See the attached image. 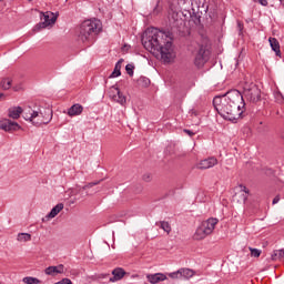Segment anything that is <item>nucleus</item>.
I'll return each mask as SVG.
<instances>
[{
    "mask_svg": "<svg viewBox=\"0 0 284 284\" xmlns=\"http://www.w3.org/2000/svg\"><path fill=\"white\" fill-rule=\"evenodd\" d=\"M168 33L158 28H148L142 36V45L153 54H161L164 63L172 61V41Z\"/></svg>",
    "mask_w": 284,
    "mask_h": 284,
    "instance_id": "obj_1",
    "label": "nucleus"
},
{
    "mask_svg": "<svg viewBox=\"0 0 284 284\" xmlns=\"http://www.w3.org/2000/svg\"><path fill=\"white\" fill-rule=\"evenodd\" d=\"M239 98H235L234 95L230 98V100H222L221 95H217L213 99V106L215 108L217 114L222 116V119H225V121H239L241 116H243V111L232 109L231 103H237Z\"/></svg>",
    "mask_w": 284,
    "mask_h": 284,
    "instance_id": "obj_2",
    "label": "nucleus"
},
{
    "mask_svg": "<svg viewBox=\"0 0 284 284\" xmlns=\"http://www.w3.org/2000/svg\"><path fill=\"white\" fill-rule=\"evenodd\" d=\"M101 20H85L80 26L79 39L80 41H92L99 32H101Z\"/></svg>",
    "mask_w": 284,
    "mask_h": 284,
    "instance_id": "obj_3",
    "label": "nucleus"
},
{
    "mask_svg": "<svg viewBox=\"0 0 284 284\" xmlns=\"http://www.w3.org/2000/svg\"><path fill=\"white\" fill-rule=\"evenodd\" d=\"M216 225H219V219L210 217L206 221H203L201 225L196 229L193 239L195 241H203L206 236H210L214 232Z\"/></svg>",
    "mask_w": 284,
    "mask_h": 284,
    "instance_id": "obj_4",
    "label": "nucleus"
},
{
    "mask_svg": "<svg viewBox=\"0 0 284 284\" xmlns=\"http://www.w3.org/2000/svg\"><path fill=\"white\" fill-rule=\"evenodd\" d=\"M182 16L183 13H181L179 9H172V6L170 4L169 23L172 30L181 32L183 28H185V19H182Z\"/></svg>",
    "mask_w": 284,
    "mask_h": 284,
    "instance_id": "obj_5",
    "label": "nucleus"
},
{
    "mask_svg": "<svg viewBox=\"0 0 284 284\" xmlns=\"http://www.w3.org/2000/svg\"><path fill=\"white\" fill-rule=\"evenodd\" d=\"M170 6L172 10H179L183 17H187L196 8V2L194 3L192 0H171Z\"/></svg>",
    "mask_w": 284,
    "mask_h": 284,
    "instance_id": "obj_6",
    "label": "nucleus"
},
{
    "mask_svg": "<svg viewBox=\"0 0 284 284\" xmlns=\"http://www.w3.org/2000/svg\"><path fill=\"white\" fill-rule=\"evenodd\" d=\"M244 97L250 103H258L261 101V89L254 82H245Z\"/></svg>",
    "mask_w": 284,
    "mask_h": 284,
    "instance_id": "obj_7",
    "label": "nucleus"
},
{
    "mask_svg": "<svg viewBox=\"0 0 284 284\" xmlns=\"http://www.w3.org/2000/svg\"><path fill=\"white\" fill-rule=\"evenodd\" d=\"M231 97H235V99H239L237 102H231V109L239 110V112H245V100L243 99V94L239 92V90H232L229 91L225 95H222L221 99L222 101H227L230 100Z\"/></svg>",
    "mask_w": 284,
    "mask_h": 284,
    "instance_id": "obj_8",
    "label": "nucleus"
},
{
    "mask_svg": "<svg viewBox=\"0 0 284 284\" xmlns=\"http://www.w3.org/2000/svg\"><path fill=\"white\" fill-rule=\"evenodd\" d=\"M206 61H210V50H207V47L202 44L195 52L193 63L195 68L201 69L203 65H205Z\"/></svg>",
    "mask_w": 284,
    "mask_h": 284,
    "instance_id": "obj_9",
    "label": "nucleus"
},
{
    "mask_svg": "<svg viewBox=\"0 0 284 284\" xmlns=\"http://www.w3.org/2000/svg\"><path fill=\"white\" fill-rule=\"evenodd\" d=\"M37 116H42V119H38L34 122V125H48V123H50V121H52V111L51 109H43V111H38Z\"/></svg>",
    "mask_w": 284,
    "mask_h": 284,
    "instance_id": "obj_10",
    "label": "nucleus"
},
{
    "mask_svg": "<svg viewBox=\"0 0 284 284\" xmlns=\"http://www.w3.org/2000/svg\"><path fill=\"white\" fill-rule=\"evenodd\" d=\"M0 130H4V132H17V130H21V125L14 121L4 119L0 120Z\"/></svg>",
    "mask_w": 284,
    "mask_h": 284,
    "instance_id": "obj_11",
    "label": "nucleus"
},
{
    "mask_svg": "<svg viewBox=\"0 0 284 284\" xmlns=\"http://www.w3.org/2000/svg\"><path fill=\"white\" fill-rule=\"evenodd\" d=\"M199 12L203 14V11H201V4L195 2V8L191 11V13H189V17H191L194 26L197 28H203V24L201 23V14H199Z\"/></svg>",
    "mask_w": 284,
    "mask_h": 284,
    "instance_id": "obj_12",
    "label": "nucleus"
},
{
    "mask_svg": "<svg viewBox=\"0 0 284 284\" xmlns=\"http://www.w3.org/2000/svg\"><path fill=\"white\" fill-rule=\"evenodd\" d=\"M110 98L113 99L116 103H120V105H124L126 103L125 95L121 93L119 87L113 85L111 88Z\"/></svg>",
    "mask_w": 284,
    "mask_h": 284,
    "instance_id": "obj_13",
    "label": "nucleus"
},
{
    "mask_svg": "<svg viewBox=\"0 0 284 284\" xmlns=\"http://www.w3.org/2000/svg\"><path fill=\"white\" fill-rule=\"evenodd\" d=\"M217 163H219V160L214 156H211L200 161V163L197 164V169L210 170V168H214V165H217Z\"/></svg>",
    "mask_w": 284,
    "mask_h": 284,
    "instance_id": "obj_14",
    "label": "nucleus"
},
{
    "mask_svg": "<svg viewBox=\"0 0 284 284\" xmlns=\"http://www.w3.org/2000/svg\"><path fill=\"white\" fill-rule=\"evenodd\" d=\"M146 280L151 284L161 283L163 281H168V275L163 273H154V274H148Z\"/></svg>",
    "mask_w": 284,
    "mask_h": 284,
    "instance_id": "obj_15",
    "label": "nucleus"
},
{
    "mask_svg": "<svg viewBox=\"0 0 284 284\" xmlns=\"http://www.w3.org/2000/svg\"><path fill=\"white\" fill-rule=\"evenodd\" d=\"M128 272L121 267H116L112 271V277L109 278L110 283H116V281H121Z\"/></svg>",
    "mask_w": 284,
    "mask_h": 284,
    "instance_id": "obj_16",
    "label": "nucleus"
},
{
    "mask_svg": "<svg viewBox=\"0 0 284 284\" xmlns=\"http://www.w3.org/2000/svg\"><path fill=\"white\" fill-rule=\"evenodd\" d=\"M44 274H47V276H57V274H63V264L47 267L44 270Z\"/></svg>",
    "mask_w": 284,
    "mask_h": 284,
    "instance_id": "obj_17",
    "label": "nucleus"
},
{
    "mask_svg": "<svg viewBox=\"0 0 284 284\" xmlns=\"http://www.w3.org/2000/svg\"><path fill=\"white\" fill-rule=\"evenodd\" d=\"M41 21L48 26H54L57 23V16L52 12H45L41 17Z\"/></svg>",
    "mask_w": 284,
    "mask_h": 284,
    "instance_id": "obj_18",
    "label": "nucleus"
},
{
    "mask_svg": "<svg viewBox=\"0 0 284 284\" xmlns=\"http://www.w3.org/2000/svg\"><path fill=\"white\" fill-rule=\"evenodd\" d=\"M83 113V105L77 103L73 104L71 108L68 110L69 116H79L80 114Z\"/></svg>",
    "mask_w": 284,
    "mask_h": 284,
    "instance_id": "obj_19",
    "label": "nucleus"
},
{
    "mask_svg": "<svg viewBox=\"0 0 284 284\" xmlns=\"http://www.w3.org/2000/svg\"><path fill=\"white\" fill-rule=\"evenodd\" d=\"M268 42L273 52H275L276 57H281V43L278 42V39L268 38Z\"/></svg>",
    "mask_w": 284,
    "mask_h": 284,
    "instance_id": "obj_20",
    "label": "nucleus"
},
{
    "mask_svg": "<svg viewBox=\"0 0 284 284\" xmlns=\"http://www.w3.org/2000/svg\"><path fill=\"white\" fill-rule=\"evenodd\" d=\"M23 114V109L21 106H13L8 110V116L10 119H19Z\"/></svg>",
    "mask_w": 284,
    "mask_h": 284,
    "instance_id": "obj_21",
    "label": "nucleus"
},
{
    "mask_svg": "<svg viewBox=\"0 0 284 284\" xmlns=\"http://www.w3.org/2000/svg\"><path fill=\"white\" fill-rule=\"evenodd\" d=\"M37 116H40L39 111H32V112L29 111V112L23 113V119L26 121H30L31 123H33V125H34V123H37V121H34V119H37Z\"/></svg>",
    "mask_w": 284,
    "mask_h": 284,
    "instance_id": "obj_22",
    "label": "nucleus"
},
{
    "mask_svg": "<svg viewBox=\"0 0 284 284\" xmlns=\"http://www.w3.org/2000/svg\"><path fill=\"white\" fill-rule=\"evenodd\" d=\"M64 205L63 203H59L57 204L51 211L50 213L47 215V219H54V216H57L59 214V212H61L63 210Z\"/></svg>",
    "mask_w": 284,
    "mask_h": 284,
    "instance_id": "obj_23",
    "label": "nucleus"
},
{
    "mask_svg": "<svg viewBox=\"0 0 284 284\" xmlns=\"http://www.w3.org/2000/svg\"><path fill=\"white\" fill-rule=\"evenodd\" d=\"M272 261H284V248L275 250L271 255Z\"/></svg>",
    "mask_w": 284,
    "mask_h": 284,
    "instance_id": "obj_24",
    "label": "nucleus"
},
{
    "mask_svg": "<svg viewBox=\"0 0 284 284\" xmlns=\"http://www.w3.org/2000/svg\"><path fill=\"white\" fill-rule=\"evenodd\" d=\"M180 276L181 278H192L194 276V271L191 268H180Z\"/></svg>",
    "mask_w": 284,
    "mask_h": 284,
    "instance_id": "obj_25",
    "label": "nucleus"
},
{
    "mask_svg": "<svg viewBox=\"0 0 284 284\" xmlns=\"http://www.w3.org/2000/svg\"><path fill=\"white\" fill-rule=\"evenodd\" d=\"M17 241L20 243H28V241H32V235L29 233H19Z\"/></svg>",
    "mask_w": 284,
    "mask_h": 284,
    "instance_id": "obj_26",
    "label": "nucleus"
},
{
    "mask_svg": "<svg viewBox=\"0 0 284 284\" xmlns=\"http://www.w3.org/2000/svg\"><path fill=\"white\" fill-rule=\"evenodd\" d=\"M0 88H2V90H10V88H12V80H10V78L2 79Z\"/></svg>",
    "mask_w": 284,
    "mask_h": 284,
    "instance_id": "obj_27",
    "label": "nucleus"
},
{
    "mask_svg": "<svg viewBox=\"0 0 284 284\" xmlns=\"http://www.w3.org/2000/svg\"><path fill=\"white\" fill-rule=\"evenodd\" d=\"M156 225H159L161 227V230H163L164 232H166V234H170L172 232V226L170 225V222H158Z\"/></svg>",
    "mask_w": 284,
    "mask_h": 284,
    "instance_id": "obj_28",
    "label": "nucleus"
},
{
    "mask_svg": "<svg viewBox=\"0 0 284 284\" xmlns=\"http://www.w3.org/2000/svg\"><path fill=\"white\" fill-rule=\"evenodd\" d=\"M138 85H140V88H149L150 87V79L145 78V77H141L138 80Z\"/></svg>",
    "mask_w": 284,
    "mask_h": 284,
    "instance_id": "obj_29",
    "label": "nucleus"
},
{
    "mask_svg": "<svg viewBox=\"0 0 284 284\" xmlns=\"http://www.w3.org/2000/svg\"><path fill=\"white\" fill-rule=\"evenodd\" d=\"M22 283H26V284H40L41 281L39 278H37V277L27 276V277H23Z\"/></svg>",
    "mask_w": 284,
    "mask_h": 284,
    "instance_id": "obj_30",
    "label": "nucleus"
},
{
    "mask_svg": "<svg viewBox=\"0 0 284 284\" xmlns=\"http://www.w3.org/2000/svg\"><path fill=\"white\" fill-rule=\"evenodd\" d=\"M115 77H121V64L115 63L114 70L110 75V79H115Z\"/></svg>",
    "mask_w": 284,
    "mask_h": 284,
    "instance_id": "obj_31",
    "label": "nucleus"
},
{
    "mask_svg": "<svg viewBox=\"0 0 284 284\" xmlns=\"http://www.w3.org/2000/svg\"><path fill=\"white\" fill-rule=\"evenodd\" d=\"M45 28H48V24H45V22H39L38 24H36V27L33 28V32H41V30H45Z\"/></svg>",
    "mask_w": 284,
    "mask_h": 284,
    "instance_id": "obj_32",
    "label": "nucleus"
},
{
    "mask_svg": "<svg viewBox=\"0 0 284 284\" xmlns=\"http://www.w3.org/2000/svg\"><path fill=\"white\" fill-rule=\"evenodd\" d=\"M125 71L129 77H134V64L129 63L125 65Z\"/></svg>",
    "mask_w": 284,
    "mask_h": 284,
    "instance_id": "obj_33",
    "label": "nucleus"
},
{
    "mask_svg": "<svg viewBox=\"0 0 284 284\" xmlns=\"http://www.w3.org/2000/svg\"><path fill=\"white\" fill-rule=\"evenodd\" d=\"M250 252H251V256H253L254 258H258V256H261V250L258 248L250 247Z\"/></svg>",
    "mask_w": 284,
    "mask_h": 284,
    "instance_id": "obj_34",
    "label": "nucleus"
},
{
    "mask_svg": "<svg viewBox=\"0 0 284 284\" xmlns=\"http://www.w3.org/2000/svg\"><path fill=\"white\" fill-rule=\"evenodd\" d=\"M99 183H101L100 181H95V182H90L87 185H84L82 187V190H90V187H94V185H99Z\"/></svg>",
    "mask_w": 284,
    "mask_h": 284,
    "instance_id": "obj_35",
    "label": "nucleus"
},
{
    "mask_svg": "<svg viewBox=\"0 0 284 284\" xmlns=\"http://www.w3.org/2000/svg\"><path fill=\"white\" fill-rule=\"evenodd\" d=\"M170 278H181V270L173 272V273H169Z\"/></svg>",
    "mask_w": 284,
    "mask_h": 284,
    "instance_id": "obj_36",
    "label": "nucleus"
},
{
    "mask_svg": "<svg viewBox=\"0 0 284 284\" xmlns=\"http://www.w3.org/2000/svg\"><path fill=\"white\" fill-rule=\"evenodd\" d=\"M143 181H145L146 183H150V181H152V174L150 173H145L143 176H142Z\"/></svg>",
    "mask_w": 284,
    "mask_h": 284,
    "instance_id": "obj_37",
    "label": "nucleus"
},
{
    "mask_svg": "<svg viewBox=\"0 0 284 284\" xmlns=\"http://www.w3.org/2000/svg\"><path fill=\"white\" fill-rule=\"evenodd\" d=\"M184 133H185V134H189V136H194V131L184 129Z\"/></svg>",
    "mask_w": 284,
    "mask_h": 284,
    "instance_id": "obj_38",
    "label": "nucleus"
},
{
    "mask_svg": "<svg viewBox=\"0 0 284 284\" xmlns=\"http://www.w3.org/2000/svg\"><path fill=\"white\" fill-rule=\"evenodd\" d=\"M240 187H241V192H245V194H250V191L247 190L246 186L240 185Z\"/></svg>",
    "mask_w": 284,
    "mask_h": 284,
    "instance_id": "obj_39",
    "label": "nucleus"
},
{
    "mask_svg": "<svg viewBox=\"0 0 284 284\" xmlns=\"http://www.w3.org/2000/svg\"><path fill=\"white\" fill-rule=\"evenodd\" d=\"M278 201H281V195H276V196L273 199V205H276V203H278Z\"/></svg>",
    "mask_w": 284,
    "mask_h": 284,
    "instance_id": "obj_40",
    "label": "nucleus"
},
{
    "mask_svg": "<svg viewBox=\"0 0 284 284\" xmlns=\"http://www.w3.org/2000/svg\"><path fill=\"white\" fill-rule=\"evenodd\" d=\"M261 6L267 7V0H257Z\"/></svg>",
    "mask_w": 284,
    "mask_h": 284,
    "instance_id": "obj_41",
    "label": "nucleus"
},
{
    "mask_svg": "<svg viewBox=\"0 0 284 284\" xmlns=\"http://www.w3.org/2000/svg\"><path fill=\"white\" fill-rule=\"evenodd\" d=\"M160 9H159V4H156V7L153 9V14H159Z\"/></svg>",
    "mask_w": 284,
    "mask_h": 284,
    "instance_id": "obj_42",
    "label": "nucleus"
},
{
    "mask_svg": "<svg viewBox=\"0 0 284 284\" xmlns=\"http://www.w3.org/2000/svg\"><path fill=\"white\" fill-rule=\"evenodd\" d=\"M108 276H110V274H102V276H100V278H108Z\"/></svg>",
    "mask_w": 284,
    "mask_h": 284,
    "instance_id": "obj_43",
    "label": "nucleus"
},
{
    "mask_svg": "<svg viewBox=\"0 0 284 284\" xmlns=\"http://www.w3.org/2000/svg\"><path fill=\"white\" fill-rule=\"evenodd\" d=\"M209 9H210V7L206 6V7L204 8V12H207Z\"/></svg>",
    "mask_w": 284,
    "mask_h": 284,
    "instance_id": "obj_44",
    "label": "nucleus"
},
{
    "mask_svg": "<svg viewBox=\"0 0 284 284\" xmlns=\"http://www.w3.org/2000/svg\"><path fill=\"white\" fill-rule=\"evenodd\" d=\"M116 63H120V65L123 63V59H120Z\"/></svg>",
    "mask_w": 284,
    "mask_h": 284,
    "instance_id": "obj_45",
    "label": "nucleus"
},
{
    "mask_svg": "<svg viewBox=\"0 0 284 284\" xmlns=\"http://www.w3.org/2000/svg\"><path fill=\"white\" fill-rule=\"evenodd\" d=\"M280 3H281L282 6H284V0H280Z\"/></svg>",
    "mask_w": 284,
    "mask_h": 284,
    "instance_id": "obj_46",
    "label": "nucleus"
},
{
    "mask_svg": "<svg viewBox=\"0 0 284 284\" xmlns=\"http://www.w3.org/2000/svg\"><path fill=\"white\" fill-rule=\"evenodd\" d=\"M237 26H239V28H240V30H241V28H242L241 22H237Z\"/></svg>",
    "mask_w": 284,
    "mask_h": 284,
    "instance_id": "obj_47",
    "label": "nucleus"
},
{
    "mask_svg": "<svg viewBox=\"0 0 284 284\" xmlns=\"http://www.w3.org/2000/svg\"><path fill=\"white\" fill-rule=\"evenodd\" d=\"M36 119H38L37 121H39V119H43V116H36Z\"/></svg>",
    "mask_w": 284,
    "mask_h": 284,
    "instance_id": "obj_48",
    "label": "nucleus"
},
{
    "mask_svg": "<svg viewBox=\"0 0 284 284\" xmlns=\"http://www.w3.org/2000/svg\"><path fill=\"white\" fill-rule=\"evenodd\" d=\"M243 200L246 201V200H247V196L245 195V196L243 197Z\"/></svg>",
    "mask_w": 284,
    "mask_h": 284,
    "instance_id": "obj_49",
    "label": "nucleus"
},
{
    "mask_svg": "<svg viewBox=\"0 0 284 284\" xmlns=\"http://www.w3.org/2000/svg\"><path fill=\"white\" fill-rule=\"evenodd\" d=\"M3 97V93H0V99Z\"/></svg>",
    "mask_w": 284,
    "mask_h": 284,
    "instance_id": "obj_50",
    "label": "nucleus"
},
{
    "mask_svg": "<svg viewBox=\"0 0 284 284\" xmlns=\"http://www.w3.org/2000/svg\"><path fill=\"white\" fill-rule=\"evenodd\" d=\"M202 8H205V3L202 4Z\"/></svg>",
    "mask_w": 284,
    "mask_h": 284,
    "instance_id": "obj_51",
    "label": "nucleus"
},
{
    "mask_svg": "<svg viewBox=\"0 0 284 284\" xmlns=\"http://www.w3.org/2000/svg\"><path fill=\"white\" fill-rule=\"evenodd\" d=\"M210 18H211V19H214V18L212 17V14H210Z\"/></svg>",
    "mask_w": 284,
    "mask_h": 284,
    "instance_id": "obj_52",
    "label": "nucleus"
},
{
    "mask_svg": "<svg viewBox=\"0 0 284 284\" xmlns=\"http://www.w3.org/2000/svg\"><path fill=\"white\" fill-rule=\"evenodd\" d=\"M3 1V0H0V2Z\"/></svg>",
    "mask_w": 284,
    "mask_h": 284,
    "instance_id": "obj_53",
    "label": "nucleus"
},
{
    "mask_svg": "<svg viewBox=\"0 0 284 284\" xmlns=\"http://www.w3.org/2000/svg\"><path fill=\"white\" fill-rule=\"evenodd\" d=\"M28 1H32V0H28Z\"/></svg>",
    "mask_w": 284,
    "mask_h": 284,
    "instance_id": "obj_54",
    "label": "nucleus"
}]
</instances>
